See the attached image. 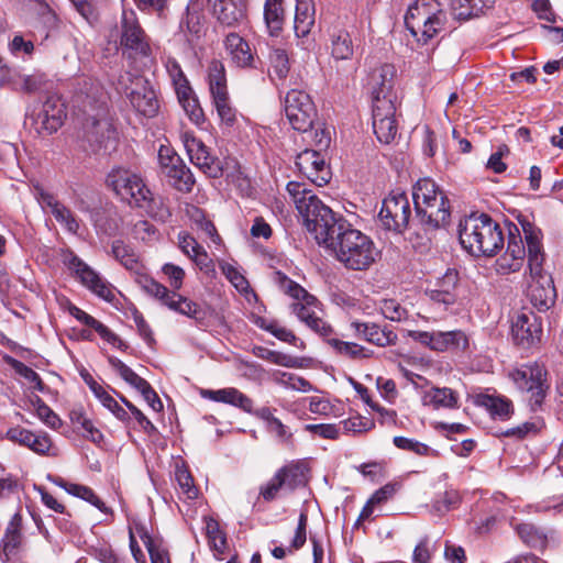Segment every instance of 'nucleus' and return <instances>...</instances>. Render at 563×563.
Masks as SVG:
<instances>
[{"mask_svg":"<svg viewBox=\"0 0 563 563\" xmlns=\"http://www.w3.org/2000/svg\"><path fill=\"white\" fill-rule=\"evenodd\" d=\"M63 263L76 275L80 283L95 295L107 301H111L114 298L111 285L73 251H66L63 254Z\"/></svg>","mask_w":563,"mask_h":563,"instance_id":"nucleus-13","label":"nucleus"},{"mask_svg":"<svg viewBox=\"0 0 563 563\" xmlns=\"http://www.w3.org/2000/svg\"><path fill=\"white\" fill-rule=\"evenodd\" d=\"M111 251L117 261L126 269L135 273V283L147 296L158 300L168 309L195 319L196 321H202L205 319V312L197 302L169 291L163 284L141 273L142 265L139 262L137 255L134 253L133 249L123 241H113Z\"/></svg>","mask_w":563,"mask_h":563,"instance_id":"nucleus-3","label":"nucleus"},{"mask_svg":"<svg viewBox=\"0 0 563 563\" xmlns=\"http://www.w3.org/2000/svg\"><path fill=\"white\" fill-rule=\"evenodd\" d=\"M439 197H446L434 180L430 178L419 179L412 189L415 207L427 205L438 200Z\"/></svg>","mask_w":563,"mask_h":563,"instance_id":"nucleus-36","label":"nucleus"},{"mask_svg":"<svg viewBox=\"0 0 563 563\" xmlns=\"http://www.w3.org/2000/svg\"><path fill=\"white\" fill-rule=\"evenodd\" d=\"M331 54L336 60L349 59L353 55L351 36L345 30H338L331 36Z\"/></svg>","mask_w":563,"mask_h":563,"instance_id":"nucleus-43","label":"nucleus"},{"mask_svg":"<svg viewBox=\"0 0 563 563\" xmlns=\"http://www.w3.org/2000/svg\"><path fill=\"white\" fill-rule=\"evenodd\" d=\"M190 258L205 275L209 277L216 276L214 262L202 246L200 250L190 255Z\"/></svg>","mask_w":563,"mask_h":563,"instance_id":"nucleus-62","label":"nucleus"},{"mask_svg":"<svg viewBox=\"0 0 563 563\" xmlns=\"http://www.w3.org/2000/svg\"><path fill=\"white\" fill-rule=\"evenodd\" d=\"M461 245L474 256H494L504 246L500 225L488 214H471L460 223Z\"/></svg>","mask_w":563,"mask_h":563,"instance_id":"nucleus-5","label":"nucleus"},{"mask_svg":"<svg viewBox=\"0 0 563 563\" xmlns=\"http://www.w3.org/2000/svg\"><path fill=\"white\" fill-rule=\"evenodd\" d=\"M60 487L65 488L67 493L70 495H74L76 497H79L91 505H93L96 508H98L100 511L104 514H109L110 509L106 506V504L95 494V492L85 485L79 484H67L63 479H58L55 482Z\"/></svg>","mask_w":563,"mask_h":563,"instance_id":"nucleus-39","label":"nucleus"},{"mask_svg":"<svg viewBox=\"0 0 563 563\" xmlns=\"http://www.w3.org/2000/svg\"><path fill=\"white\" fill-rule=\"evenodd\" d=\"M69 313L78 320L80 323L93 329L104 341H114L115 333H113L108 327L101 323L99 320L88 314L80 308L70 305Z\"/></svg>","mask_w":563,"mask_h":563,"instance_id":"nucleus-41","label":"nucleus"},{"mask_svg":"<svg viewBox=\"0 0 563 563\" xmlns=\"http://www.w3.org/2000/svg\"><path fill=\"white\" fill-rule=\"evenodd\" d=\"M517 232H519L517 230ZM522 234H525L522 232ZM525 235L520 233H509L506 252L497 258L495 269L500 275H508L520 271L526 256V246L523 244Z\"/></svg>","mask_w":563,"mask_h":563,"instance_id":"nucleus-21","label":"nucleus"},{"mask_svg":"<svg viewBox=\"0 0 563 563\" xmlns=\"http://www.w3.org/2000/svg\"><path fill=\"white\" fill-rule=\"evenodd\" d=\"M223 47L234 66L239 68L254 67V53L249 42L239 33L230 32L223 40Z\"/></svg>","mask_w":563,"mask_h":563,"instance_id":"nucleus-25","label":"nucleus"},{"mask_svg":"<svg viewBox=\"0 0 563 563\" xmlns=\"http://www.w3.org/2000/svg\"><path fill=\"white\" fill-rule=\"evenodd\" d=\"M327 342L335 351L336 354L343 357L360 360L371 356L369 350L354 342H346L330 336L327 338Z\"/></svg>","mask_w":563,"mask_h":563,"instance_id":"nucleus-40","label":"nucleus"},{"mask_svg":"<svg viewBox=\"0 0 563 563\" xmlns=\"http://www.w3.org/2000/svg\"><path fill=\"white\" fill-rule=\"evenodd\" d=\"M108 362L111 367L124 379L129 385L135 388L137 391L144 390L150 383L139 376L132 368L125 365L121 360L115 356H109Z\"/></svg>","mask_w":563,"mask_h":563,"instance_id":"nucleus-42","label":"nucleus"},{"mask_svg":"<svg viewBox=\"0 0 563 563\" xmlns=\"http://www.w3.org/2000/svg\"><path fill=\"white\" fill-rule=\"evenodd\" d=\"M296 166L301 175L312 184L323 186L331 178L330 168L324 156L316 150H305L296 157Z\"/></svg>","mask_w":563,"mask_h":563,"instance_id":"nucleus-19","label":"nucleus"},{"mask_svg":"<svg viewBox=\"0 0 563 563\" xmlns=\"http://www.w3.org/2000/svg\"><path fill=\"white\" fill-rule=\"evenodd\" d=\"M34 196L41 207L44 210L48 209L52 214L56 212V209H59L63 206V203H60L53 194L44 190L42 187L34 188Z\"/></svg>","mask_w":563,"mask_h":563,"instance_id":"nucleus-64","label":"nucleus"},{"mask_svg":"<svg viewBox=\"0 0 563 563\" xmlns=\"http://www.w3.org/2000/svg\"><path fill=\"white\" fill-rule=\"evenodd\" d=\"M276 475L279 476L284 487L290 490L302 483V473L296 465L284 466L276 472Z\"/></svg>","mask_w":563,"mask_h":563,"instance_id":"nucleus-53","label":"nucleus"},{"mask_svg":"<svg viewBox=\"0 0 563 563\" xmlns=\"http://www.w3.org/2000/svg\"><path fill=\"white\" fill-rule=\"evenodd\" d=\"M107 184L131 207H135L137 202H144V195L148 194V188L141 176L121 167L109 173Z\"/></svg>","mask_w":563,"mask_h":563,"instance_id":"nucleus-12","label":"nucleus"},{"mask_svg":"<svg viewBox=\"0 0 563 563\" xmlns=\"http://www.w3.org/2000/svg\"><path fill=\"white\" fill-rule=\"evenodd\" d=\"M135 207L144 209L151 218L161 222H167L172 218L169 200L163 196H154L150 189L144 195V202H137Z\"/></svg>","mask_w":563,"mask_h":563,"instance_id":"nucleus-33","label":"nucleus"},{"mask_svg":"<svg viewBox=\"0 0 563 563\" xmlns=\"http://www.w3.org/2000/svg\"><path fill=\"white\" fill-rule=\"evenodd\" d=\"M5 437L9 441L25 446L38 455H54L51 453L53 441L44 431L33 432L16 426L8 429Z\"/></svg>","mask_w":563,"mask_h":563,"instance_id":"nucleus-20","label":"nucleus"},{"mask_svg":"<svg viewBox=\"0 0 563 563\" xmlns=\"http://www.w3.org/2000/svg\"><path fill=\"white\" fill-rule=\"evenodd\" d=\"M253 355L256 357L267 361L269 363L280 365L284 367H295L297 365V360L288 354L269 350L265 346L255 345L252 349Z\"/></svg>","mask_w":563,"mask_h":563,"instance_id":"nucleus-46","label":"nucleus"},{"mask_svg":"<svg viewBox=\"0 0 563 563\" xmlns=\"http://www.w3.org/2000/svg\"><path fill=\"white\" fill-rule=\"evenodd\" d=\"M66 118L65 104L56 96H51L43 104V109L37 114V121L48 133L56 132Z\"/></svg>","mask_w":563,"mask_h":563,"instance_id":"nucleus-28","label":"nucleus"},{"mask_svg":"<svg viewBox=\"0 0 563 563\" xmlns=\"http://www.w3.org/2000/svg\"><path fill=\"white\" fill-rule=\"evenodd\" d=\"M475 402L484 407L494 419L507 420L514 412L512 404L506 397L481 394L476 396Z\"/></svg>","mask_w":563,"mask_h":563,"instance_id":"nucleus-31","label":"nucleus"},{"mask_svg":"<svg viewBox=\"0 0 563 563\" xmlns=\"http://www.w3.org/2000/svg\"><path fill=\"white\" fill-rule=\"evenodd\" d=\"M165 67L175 87V91H180V93L184 96V91H186L190 85L179 63L175 58L168 57L165 62Z\"/></svg>","mask_w":563,"mask_h":563,"instance_id":"nucleus-48","label":"nucleus"},{"mask_svg":"<svg viewBox=\"0 0 563 563\" xmlns=\"http://www.w3.org/2000/svg\"><path fill=\"white\" fill-rule=\"evenodd\" d=\"M395 75L396 69L390 64H383L373 69L367 81L372 98L395 96L393 92Z\"/></svg>","mask_w":563,"mask_h":563,"instance_id":"nucleus-27","label":"nucleus"},{"mask_svg":"<svg viewBox=\"0 0 563 563\" xmlns=\"http://www.w3.org/2000/svg\"><path fill=\"white\" fill-rule=\"evenodd\" d=\"M129 80L133 85L129 92L132 107L144 117H154L159 108L155 90L150 81L142 76L126 74Z\"/></svg>","mask_w":563,"mask_h":563,"instance_id":"nucleus-17","label":"nucleus"},{"mask_svg":"<svg viewBox=\"0 0 563 563\" xmlns=\"http://www.w3.org/2000/svg\"><path fill=\"white\" fill-rule=\"evenodd\" d=\"M411 217L410 202L404 192H390L384 200L378 218L384 228L404 232Z\"/></svg>","mask_w":563,"mask_h":563,"instance_id":"nucleus-14","label":"nucleus"},{"mask_svg":"<svg viewBox=\"0 0 563 563\" xmlns=\"http://www.w3.org/2000/svg\"><path fill=\"white\" fill-rule=\"evenodd\" d=\"M162 271L169 279L172 289H168V290L179 295L177 292V290L180 289L183 286L184 278H185V271L181 267L170 264V263L165 264L163 266Z\"/></svg>","mask_w":563,"mask_h":563,"instance_id":"nucleus-63","label":"nucleus"},{"mask_svg":"<svg viewBox=\"0 0 563 563\" xmlns=\"http://www.w3.org/2000/svg\"><path fill=\"white\" fill-rule=\"evenodd\" d=\"M517 532L520 539L530 547L542 545L544 536L531 523H521L517 526Z\"/></svg>","mask_w":563,"mask_h":563,"instance_id":"nucleus-54","label":"nucleus"},{"mask_svg":"<svg viewBox=\"0 0 563 563\" xmlns=\"http://www.w3.org/2000/svg\"><path fill=\"white\" fill-rule=\"evenodd\" d=\"M459 282V274L455 269H448L438 280L437 288L430 291V299L434 308L448 310L456 301L454 292Z\"/></svg>","mask_w":563,"mask_h":563,"instance_id":"nucleus-26","label":"nucleus"},{"mask_svg":"<svg viewBox=\"0 0 563 563\" xmlns=\"http://www.w3.org/2000/svg\"><path fill=\"white\" fill-rule=\"evenodd\" d=\"M395 96L376 97L373 100V121L378 119H391L396 114Z\"/></svg>","mask_w":563,"mask_h":563,"instance_id":"nucleus-49","label":"nucleus"},{"mask_svg":"<svg viewBox=\"0 0 563 563\" xmlns=\"http://www.w3.org/2000/svg\"><path fill=\"white\" fill-rule=\"evenodd\" d=\"M201 396L212 401L234 406L245 412L253 411V400L243 393H241L239 389L233 387L222 388L218 390L203 389L201 390Z\"/></svg>","mask_w":563,"mask_h":563,"instance_id":"nucleus-30","label":"nucleus"},{"mask_svg":"<svg viewBox=\"0 0 563 563\" xmlns=\"http://www.w3.org/2000/svg\"><path fill=\"white\" fill-rule=\"evenodd\" d=\"M53 216L55 220L65 228L66 231L71 234L78 233L80 228L79 221L69 208L63 205L59 209H56V212Z\"/></svg>","mask_w":563,"mask_h":563,"instance_id":"nucleus-57","label":"nucleus"},{"mask_svg":"<svg viewBox=\"0 0 563 563\" xmlns=\"http://www.w3.org/2000/svg\"><path fill=\"white\" fill-rule=\"evenodd\" d=\"M373 129L379 142L389 144L396 137L398 126L395 118L378 119L373 121Z\"/></svg>","mask_w":563,"mask_h":563,"instance_id":"nucleus-50","label":"nucleus"},{"mask_svg":"<svg viewBox=\"0 0 563 563\" xmlns=\"http://www.w3.org/2000/svg\"><path fill=\"white\" fill-rule=\"evenodd\" d=\"M264 21L271 35H277L284 24L283 0H266L264 4Z\"/></svg>","mask_w":563,"mask_h":563,"instance_id":"nucleus-38","label":"nucleus"},{"mask_svg":"<svg viewBox=\"0 0 563 563\" xmlns=\"http://www.w3.org/2000/svg\"><path fill=\"white\" fill-rule=\"evenodd\" d=\"M445 22L446 14L439 9L437 0H417L405 14L406 29L423 45L443 30Z\"/></svg>","mask_w":563,"mask_h":563,"instance_id":"nucleus-6","label":"nucleus"},{"mask_svg":"<svg viewBox=\"0 0 563 563\" xmlns=\"http://www.w3.org/2000/svg\"><path fill=\"white\" fill-rule=\"evenodd\" d=\"M180 140L186 148L190 162L208 177L218 178L222 175V165L218 157L210 154L205 143L196 137L194 132L184 131Z\"/></svg>","mask_w":563,"mask_h":563,"instance_id":"nucleus-16","label":"nucleus"},{"mask_svg":"<svg viewBox=\"0 0 563 563\" xmlns=\"http://www.w3.org/2000/svg\"><path fill=\"white\" fill-rule=\"evenodd\" d=\"M314 24V7L310 1L298 0L295 12L294 29L298 37L307 36Z\"/></svg>","mask_w":563,"mask_h":563,"instance_id":"nucleus-35","label":"nucleus"},{"mask_svg":"<svg viewBox=\"0 0 563 563\" xmlns=\"http://www.w3.org/2000/svg\"><path fill=\"white\" fill-rule=\"evenodd\" d=\"M184 92V96L180 93V91L176 92V95L179 103L184 108L190 121H192L195 124L205 122L203 110L200 107L197 97L194 95L191 87H188Z\"/></svg>","mask_w":563,"mask_h":563,"instance_id":"nucleus-44","label":"nucleus"},{"mask_svg":"<svg viewBox=\"0 0 563 563\" xmlns=\"http://www.w3.org/2000/svg\"><path fill=\"white\" fill-rule=\"evenodd\" d=\"M119 47L122 56L132 65L141 63L144 67L152 62L151 38L142 27L134 11H123L120 21Z\"/></svg>","mask_w":563,"mask_h":563,"instance_id":"nucleus-7","label":"nucleus"},{"mask_svg":"<svg viewBox=\"0 0 563 563\" xmlns=\"http://www.w3.org/2000/svg\"><path fill=\"white\" fill-rule=\"evenodd\" d=\"M494 0H452V13L455 19L466 21L484 13Z\"/></svg>","mask_w":563,"mask_h":563,"instance_id":"nucleus-34","label":"nucleus"},{"mask_svg":"<svg viewBox=\"0 0 563 563\" xmlns=\"http://www.w3.org/2000/svg\"><path fill=\"white\" fill-rule=\"evenodd\" d=\"M212 14L227 27H236L247 18V0H209Z\"/></svg>","mask_w":563,"mask_h":563,"instance_id":"nucleus-22","label":"nucleus"},{"mask_svg":"<svg viewBox=\"0 0 563 563\" xmlns=\"http://www.w3.org/2000/svg\"><path fill=\"white\" fill-rule=\"evenodd\" d=\"M169 180V184L179 191L190 192L195 185V178L191 170L186 164L180 161L179 164L174 165L173 168L164 173Z\"/></svg>","mask_w":563,"mask_h":563,"instance_id":"nucleus-37","label":"nucleus"},{"mask_svg":"<svg viewBox=\"0 0 563 563\" xmlns=\"http://www.w3.org/2000/svg\"><path fill=\"white\" fill-rule=\"evenodd\" d=\"M286 190L318 244L329 249L346 268L365 271L376 261L378 252L373 240L335 214L307 186L289 181Z\"/></svg>","mask_w":563,"mask_h":563,"instance_id":"nucleus-1","label":"nucleus"},{"mask_svg":"<svg viewBox=\"0 0 563 563\" xmlns=\"http://www.w3.org/2000/svg\"><path fill=\"white\" fill-rule=\"evenodd\" d=\"M209 90L220 120L227 125H233L236 111L231 106L224 65L219 60H212L208 68Z\"/></svg>","mask_w":563,"mask_h":563,"instance_id":"nucleus-11","label":"nucleus"},{"mask_svg":"<svg viewBox=\"0 0 563 563\" xmlns=\"http://www.w3.org/2000/svg\"><path fill=\"white\" fill-rule=\"evenodd\" d=\"M175 476L179 487L187 498L194 499L198 496V489L194 485V478L187 468L177 467Z\"/></svg>","mask_w":563,"mask_h":563,"instance_id":"nucleus-61","label":"nucleus"},{"mask_svg":"<svg viewBox=\"0 0 563 563\" xmlns=\"http://www.w3.org/2000/svg\"><path fill=\"white\" fill-rule=\"evenodd\" d=\"M284 110L294 130L311 133L318 112L307 92L298 89L289 90L285 96Z\"/></svg>","mask_w":563,"mask_h":563,"instance_id":"nucleus-10","label":"nucleus"},{"mask_svg":"<svg viewBox=\"0 0 563 563\" xmlns=\"http://www.w3.org/2000/svg\"><path fill=\"white\" fill-rule=\"evenodd\" d=\"M47 82L46 76L41 73L23 75L13 81V89L31 95L46 90Z\"/></svg>","mask_w":563,"mask_h":563,"instance_id":"nucleus-45","label":"nucleus"},{"mask_svg":"<svg viewBox=\"0 0 563 563\" xmlns=\"http://www.w3.org/2000/svg\"><path fill=\"white\" fill-rule=\"evenodd\" d=\"M283 282L287 292L296 299L290 306L291 312L313 332L323 338L331 336L333 329L322 319L318 299L287 277H283Z\"/></svg>","mask_w":563,"mask_h":563,"instance_id":"nucleus-8","label":"nucleus"},{"mask_svg":"<svg viewBox=\"0 0 563 563\" xmlns=\"http://www.w3.org/2000/svg\"><path fill=\"white\" fill-rule=\"evenodd\" d=\"M220 268L222 274L229 279V282L240 291H244L249 288V282L238 271V268L227 262H220Z\"/></svg>","mask_w":563,"mask_h":563,"instance_id":"nucleus-58","label":"nucleus"},{"mask_svg":"<svg viewBox=\"0 0 563 563\" xmlns=\"http://www.w3.org/2000/svg\"><path fill=\"white\" fill-rule=\"evenodd\" d=\"M75 108L81 121L80 142L84 151L97 155H108L115 151L119 133L110 115L103 90L91 86L89 92L77 93Z\"/></svg>","mask_w":563,"mask_h":563,"instance_id":"nucleus-2","label":"nucleus"},{"mask_svg":"<svg viewBox=\"0 0 563 563\" xmlns=\"http://www.w3.org/2000/svg\"><path fill=\"white\" fill-rule=\"evenodd\" d=\"M409 336L432 351H465L468 338L461 330L452 331H409Z\"/></svg>","mask_w":563,"mask_h":563,"instance_id":"nucleus-15","label":"nucleus"},{"mask_svg":"<svg viewBox=\"0 0 563 563\" xmlns=\"http://www.w3.org/2000/svg\"><path fill=\"white\" fill-rule=\"evenodd\" d=\"M272 376L277 384L295 390L307 391L311 388L308 380L291 373L275 371Z\"/></svg>","mask_w":563,"mask_h":563,"instance_id":"nucleus-51","label":"nucleus"},{"mask_svg":"<svg viewBox=\"0 0 563 563\" xmlns=\"http://www.w3.org/2000/svg\"><path fill=\"white\" fill-rule=\"evenodd\" d=\"M415 209L420 223L428 230L443 228L450 221L451 211L448 197H439L438 200L415 207Z\"/></svg>","mask_w":563,"mask_h":563,"instance_id":"nucleus-23","label":"nucleus"},{"mask_svg":"<svg viewBox=\"0 0 563 563\" xmlns=\"http://www.w3.org/2000/svg\"><path fill=\"white\" fill-rule=\"evenodd\" d=\"M457 394L448 387H432L423 393L422 404L424 406L432 407L433 409L439 408H457L459 407Z\"/></svg>","mask_w":563,"mask_h":563,"instance_id":"nucleus-32","label":"nucleus"},{"mask_svg":"<svg viewBox=\"0 0 563 563\" xmlns=\"http://www.w3.org/2000/svg\"><path fill=\"white\" fill-rule=\"evenodd\" d=\"M509 377L519 390L527 394L531 411L541 409L549 389L545 368L538 363L523 364L512 369Z\"/></svg>","mask_w":563,"mask_h":563,"instance_id":"nucleus-9","label":"nucleus"},{"mask_svg":"<svg viewBox=\"0 0 563 563\" xmlns=\"http://www.w3.org/2000/svg\"><path fill=\"white\" fill-rule=\"evenodd\" d=\"M525 233L529 282L527 297L531 305L540 312L548 311L556 300V290L552 276L543 269L545 254L542 244V232L533 223L525 220L520 222Z\"/></svg>","mask_w":563,"mask_h":563,"instance_id":"nucleus-4","label":"nucleus"},{"mask_svg":"<svg viewBox=\"0 0 563 563\" xmlns=\"http://www.w3.org/2000/svg\"><path fill=\"white\" fill-rule=\"evenodd\" d=\"M393 443L400 450L410 451L420 456H426L431 451L429 445L406 437H394Z\"/></svg>","mask_w":563,"mask_h":563,"instance_id":"nucleus-56","label":"nucleus"},{"mask_svg":"<svg viewBox=\"0 0 563 563\" xmlns=\"http://www.w3.org/2000/svg\"><path fill=\"white\" fill-rule=\"evenodd\" d=\"M206 531L211 548L219 554H223L227 548L225 534L220 530L219 523L209 519L206 523Z\"/></svg>","mask_w":563,"mask_h":563,"instance_id":"nucleus-52","label":"nucleus"},{"mask_svg":"<svg viewBox=\"0 0 563 563\" xmlns=\"http://www.w3.org/2000/svg\"><path fill=\"white\" fill-rule=\"evenodd\" d=\"M350 328L353 330L355 338L363 339L380 347L394 345L398 340V336L394 331L387 328H382L374 322L353 320L350 323Z\"/></svg>","mask_w":563,"mask_h":563,"instance_id":"nucleus-24","label":"nucleus"},{"mask_svg":"<svg viewBox=\"0 0 563 563\" xmlns=\"http://www.w3.org/2000/svg\"><path fill=\"white\" fill-rule=\"evenodd\" d=\"M12 367L20 376L25 378L29 383L33 384L34 389L41 393L45 391L46 386L34 369L16 360H13Z\"/></svg>","mask_w":563,"mask_h":563,"instance_id":"nucleus-55","label":"nucleus"},{"mask_svg":"<svg viewBox=\"0 0 563 563\" xmlns=\"http://www.w3.org/2000/svg\"><path fill=\"white\" fill-rule=\"evenodd\" d=\"M20 516L15 514L9 522L0 545V561L10 563L18 558L22 550V534L20 531Z\"/></svg>","mask_w":563,"mask_h":563,"instance_id":"nucleus-29","label":"nucleus"},{"mask_svg":"<svg viewBox=\"0 0 563 563\" xmlns=\"http://www.w3.org/2000/svg\"><path fill=\"white\" fill-rule=\"evenodd\" d=\"M511 332L517 345L529 349L541 340L542 321L534 312L523 310L512 322Z\"/></svg>","mask_w":563,"mask_h":563,"instance_id":"nucleus-18","label":"nucleus"},{"mask_svg":"<svg viewBox=\"0 0 563 563\" xmlns=\"http://www.w3.org/2000/svg\"><path fill=\"white\" fill-rule=\"evenodd\" d=\"M461 497L457 490L449 489L440 495L433 503L438 514H444L460 504Z\"/></svg>","mask_w":563,"mask_h":563,"instance_id":"nucleus-59","label":"nucleus"},{"mask_svg":"<svg viewBox=\"0 0 563 563\" xmlns=\"http://www.w3.org/2000/svg\"><path fill=\"white\" fill-rule=\"evenodd\" d=\"M289 73V58L282 48H274L269 53V76L285 79Z\"/></svg>","mask_w":563,"mask_h":563,"instance_id":"nucleus-47","label":"nucleus"},{"mask_svg":"<svg viewBox=\"0 0 563 563\" xmlns=\"http://www.w3.org/2000/svg\"><path fill=\"white\" fill-rule=\"evenodd\" d=\"M380 311L386 319L401 321L407 318V310L395 299H385L380 303Z\"/></svg>","mask_w":563,"mask_h":563,"instance_id":"nucleus-60","label":"nucleus"}]
</instances>
